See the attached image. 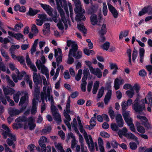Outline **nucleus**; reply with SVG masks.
I'll use <instances>...</instances> for the list:
<instances>
[{
	"instance_id": "37",
	"label": "nucleus",
	"mask_w": 152,
	"mask_h": 152,
	"mask_svg": "<svg viewBox=\"0 0 152 152\" xmlns=\"http://www.w3.org/2000/svg\"><path fill=\"white\" fill-rule=\"evenodd\" d=\"M17 70L18 72L17 77L18 79L20 80L22 79L24 75H26V72L24 71H23L20 73L18 70Z\"/></svg>"
},
{
	"instance_id": "31",
	"label": "nucleus",
	"mask_w": 152,
	"mask_h": 152,
	"mask_svg": "<svg viewBox=\"0 0 152 152\" xmlns=\"http://www.w3.org/2000/svg\"><path fill=\"white\" fill-rule=\"evenodd\" d=\"M54 119L57 122V123H60L61 121V117L60 114L58 113L57 114L53 115Z\"/></svg>"
},
{
	"instance_id": "1",
	"label": "nucleus",
	"mask_w": 152,
	"mask_h": 152,
	"mask_svg": "<svg viewBox=\"0 0 152 152\" xmlns=\"http://www.w3.org/2000/svg\"><path fill=\"white\" fill-rule=\"evenodd\" d=\"M33 80L34 83V96L37 99L40 93V87L38 86L39 84L42 83V81L40 75L36 72L33 73Z\"/></svg>"
},
{
	"instance_id": "15",
	"label": "nucleus",
	"mask_w": 152,
	"mask_h": 152,
	"mask_svg": "<svg viewBox=\"0 0 152 152\" xmlns=\"http://www.w3.org/2000/svg\"><path fill=\"white\" fill-rule=\"evenodd\" d=\"M85 13V11L84 10L83 13H79L77 14L75 17V20L76 21H80L81 20L84 21L86 19L85 16L84 15Z\"/></svg>"
},
{
	"instance_id": "26",
	"label": "nucleus",
	"mask_w": 152,
	"mask_h": 152,
	"mask_svg": "<svg viewBox=\"0 0 152 152\" xmlns=\"http://www.w3.org/2000/svg\"><path fill=\"white\" fill-rule=\"evenodd\" d=\"M91 151H93L94 150V147H96V150L99 151L98 145L96 143H87Z\"/></svg>"
},
{
	"instance_id": "63",
	"label": "nucleus",
	"mask_w": 152,
	"mask_h": 152,
	"mask_svg": "<svg viewBox=\"0 0 152 152\" xmlns=\"http://www.w3.org/2000/svg\"><path fill=\"white\" fill-rule=\"evenodd\" d=\"M139 74L141 77H145L147 73L145 69H142L139 72Z\"/></svg>"
},
{
	"instance_id": "58",
	"label": "nucleus",
	"mask_w": 152,
	"mask_h": 152,
	"mask_svg": "<svg viewBox=\"0 0 152 152\" xmlns=\"http://www.w3.org/2000/svg\"><path fill=\"white\" fill-rule=\"evenodd\" d=\"M108 113L111 119H113L114 118L115 115L114 111L111 109H110L108 111Z\"/></svg>"
},
{
	"instance_id": "44",
	"label": "nucleus",
	"mask_w": 152,
	"mask_h": 152,
	"mask_svg": "<svg viewBox=\"0 0 152 152\" xmlns=\"http://www.w3.org/2000/svg\"><path fill=\"white\" fill-rule=\"evenodd\" d=\"M23 36L21 33H15L14 37L15 38L18 40H20L21 38L23 39Z\"/></svg>"
},
{
	"instance_id": "55",
	"label": "nucleus",
	"mask_w": 152,
	"mask_h": 152,
	"mask_svg": "<svg viewBox=\"0 0 152 152\" xmlns=\"http://www.w3.org/2000/svg\"><path fill=\"white\" fill-rule=\"evenodd\" d=\"M126 94L129 97L132 98L134 94V92L133 90H127L126 91Z\"/></svg>"
},
{
	"instance_id": "20",
	"label": "nucleus",
	"mask_w": 152,
	"mask_h": 152,
	"mask_svg": "<svg viewBox=\"0 0 152 152\" xmlns=\"http://www.w3.org/2000/svg\"><path fill=\"white\" fill-rule=\"evenodd\" d=\"M28 118H27L23 115L17 118L15 120V121L17 123H20L22 122H24V123L26 122H27L28 121Z\"/></svg>"
},
{
	"instance_id": "28",
	"label": "nucleus",
	"mask_w": 152,
	"mask_h": 152,
	"mask_svg": "<svg viewBox=\"0 0 152 152\" xmlns=\"http://www.w3.org/2000/svg\"><path fill=\"white\" fill-rule=\"evenodd\" d=\"M38 17L41 20H42L43 22L46 21H48L49 20L51 21V19L50 18L48 19L47 18V16L45 14H38Z\"/></svg>"
},
{
	"instance_id": "13",
	"label": "nucleus",
	"mask_w": 152,
	"mask_h": 152,
	"mask_svg": "<svg viewBox=\"0 0 152 152\" xmlns=\"http://www.w3.org/2000/svg\"><path fill=\"white\" fill-rule=\"evenodd\" d=\"M129 111H126V110L122 111V114L124 119V120L126 123L129 122H131L132 119L131 118H129Z\"/></svg>"
},
{
	"instance_id": "41",
	"label": "nucleus",
	"mask_w": 152,
	"mask_h": 152,
	"mask_svg": "<svg viewBox=\"0 0 152 152\" xmlns=\"http://www.w3.org/2000/svg\"><path fill=\"white\" fill-rule=\"evenodd\" d=\"M121 106L122 107V110L123 111L126 110V109H127L129 106L127 104L126 102V101H123L121 104Z\"/></svg>"
},
{
	"instance_id": "11",
	"label": "nucleus",
	"mask_w": 152,
	"mask_h": 152,
	"mask_svg": "<svg viewBox=\"0 0 152 152\" xmlns=\"http://www.w3.org/2000/svg\"><path fill=\"white\" fill-rule=\"evenodd\" d=\"M39 12V10L37 9H34L30 7L28 12L26 13V15L30 16H34Z\"/></svg>"
},
{
	"instance_id": "39",
	"label": "nucleus",
	"mask_w": 152,
	"mask_h": 152,
	"mask_svg": "<svg viewBox=\"0 0 152 152\" xmlns=\"http://www.w3.org/2000/svg\"><path fill=\"white\" fill-rule=\"evenodd\" d=\"M94 75L97 76V77L100 78L102 76V72L100 69L97 68L96 69V73Z\"/></svg>"
},
{
	"instance_id": "33",
	"label": "nucleus",
	"mask_w": 152,
	"mask_h": 152,
	"mask_svg": "<svg viewBox=\"0 0 152 152\" xmlns=\"http://www.w3.org/2000/svg\"><path fill=\"white\" fill-rule=\"evenodd\" d=\"M104 87L103 86H102L99 89L97 94V98L100 99L103 96L104 92Z\"/></svg>"
},
{
	"instance_id": "18",
	"label": "nucleus",
	"mask_w": 152,
	"mask_h": 152,
	"mask_svg": "<svg viewBox=\"0 0 152 152\" xmlns=\"http://www.w3.org/2000/svg\"><path fill=\"white\" fill-rule=\"evenodd\" d=\"M91 22L93 25H96L98 23L97 16L96 14H93L90 18Z\"/></svg>"
},
{
	"instance_id": "7",
	"label": "nucleus",
	"mask_w": 152,
	"mask_h": 152,
	"mask_svg": "<svg viewBox=\"0 0 152 152\" xmlns=\"http://www.w3.org/2000/svg\"><path fill=\"white\" fill-rule=\"evenodd\" d=\"M116 122L117 125L120 128L123 126L124 121L121 114H118L115 118Z\"/></svg>"
},
{
	"instance_id": "24",
	"label": "nucleus",
	"mask_w": 152,
	"mask_h": 152,
	"mask_svg": "<svg viewBox=\"0 0 152 152\" xmlns=\"http://www.w3.org/2000/svg\"><path fill=\"white\" fill-rule=\"evenodd\" d=\"M125 137L128 139L134 140L135 141L137 142H139L138 141H137V137L131 133H127Z\"/></svg>"
},
{
	"instance_id": "34",
	"label": "nucleus",
	"mask_w": 152,
	"mask_h": 152,
	"mask_svg": "<svg viewBox=\"0 0 152 152\" xmlns=\"http://www.w3.org/2000/svg\"><path fill=\"white\" fill-rule=\"evenodd\" d=\"M23 124L19 122L14 123L13 125V128L15 129H18L20 128H22L23 127Z\"/></svg>"
},
{
	"instance_id": "30",
	"label": "nucleus",
	"mask_w": 152,
	"mask_h": 152,
	"mask_svg": "<svg viewBox=\"0 0 152 152\" xmlns=\"http://www.w3.org/2000/svg\"><path fill=\"white\" fill-rule=\"evenodd\" d=\"M97 10V7L95 5H92L88 9V14H94V13H96Z\"/></svg>"
},
{
	"instance_id": "3",
	"label": "nucleus",
	"mask_w": 152,
	"mask_h": 152,
	"mask_svg": "<svg viewBox=\"0 0 152 152\" xmlns=\"http://www.w3.org/2000/svg\"><path fill=\"white\" fill-rule=\"evenodd\" d=\"M41 7L46 11L47 14L52 17V19L55 23L57 22V18H59V16L53 15L52 12L53 9L49 5L41 3L40 4Z\"/></svg>"
},
{
	"instance_id": "4",
	"label": "nucleus",
	"mask_w": 152,
	"mask_h": 152,
	"mask_svg": "<svg viewBox=\"0 0 152 152\" xmlns=\"http://www.w3.org/2000/svg\"><path fill=\"white\" fill-rule=\"evenodd\" d=\"M28 95L27 93H25L24 96H22L19 103V106H22L20 110L23 111L26 108L28 103Z\"/></svg>"
},
{
	"instance_id": "6",
	"label": "nucleus",
	"mask_w": 152,
	"mask_h": 152,
	"mask_svg": "<svg viewBox=\"0 0 152 152\" xmlns=\"http://www.w3.org/2000/svg\"><path fill=\"white\" fill-rule=\"evenodd\" d=\"M109 10L115 18H117L118 16V13L117 10L112 5L109 3H107Z\"/></svg>"
},
{
	"instance_id": "36",
	"label": "nucleus",
	"mask_w": 152,
	"mask_h": 152,
	"mask_svg": "<svg viewBox=\"0 0 152 152\" xmlns=\"http://www.w3.org/2000/svg\"><path fill=\"white\" fill-rule=\"evenodd\" d=\"M20 48V46L19 45H11L10 49L9 51L11 53H14V51L16 49H18Z\"/></svg>"
},
{
	"instance_id": "43",
	"label": "nucleus",
	"mask_w": 152,
	"mask_h": 152,
	"mask_svg": "<svg viewBox=\"0 0 152 152\" xmlns=\"http://www.w3.org/2000/svg\"><path fill=\"white\" fill-rule=\"evenodd\" d=\"M74 11L75 13L77 14L83 13V12H82V8L81 6H76L74 9Z\"/></svg>"
},
{
	"instance_id": "32",
	"label": "nucleus",
	"mask_w": 152,
	"mask_h": 152,
	"mask_svg": "<svg viewBox=\"0 0 152 152\" xmlns=\"http://www.w3.org/2000/svg\"><path fill=\"white\" fill-rule=\"evenodd\" d=\"M78 29L84 34H86L87 33V31L83 25L80 24L77 25Z\"/></svg>"
},
{
	"instance_id": "19",
	"label": "nucleus",
	"mask_w": 152,
	"mask_h": 152,
	"mask_svg": "<svg viewBox=\"0 0 152 152\" xmlns=\"http://www.w3.org/2000/svg\"><path fill=\"white\" fill-rule=\"evenodd\" d=\"M60 6L64 8L65 11L67 13H69L68 9L67 7V2L66 0H63L59 2Z\"/></svg>"
},
{
	"instance_id": "57",
	"label": "nucleus",
	"mask_w": 152,
	"mask_h": 152,
	"mask_svg": "<svg viewBox=\"0 0 152 152\" xmlns=\"http://www.w3.org/2000/svg\"><path fill=\"white\" fill-rule=\"evenodd\" d=\"M26 81L27 83H28L30 88L32 89L33 88L32 81L31 80H30L29 77L28 76L26 77Z\"/></svg>"
},
{
	"instance_id": "64",
	"label": "nucleus",
	"mask_w": 152,
	"mask_h": 152,
	"mask_svg": "<svg viewBox=\"0 0 152 152\" xmlns=\"http://www.w3.org/2000/svg\"><path fill=\"white\" fill-rule=\"evenodd\" d=\"M64 76L65 79H68L70 78V76L68 71H65L64 73Z\"/></svg>"
},
{
	"instance_id": "49",
	"label": "nucleus",
	"mask_w": 152,
	"mask_h": 152,
	"mask_svg": "<svg viewBox=\"0 0 152 152\" xmlns=\"http://www.w3.org/2000/svg\"><path fill=\"white\" fill-rule=\"evenodd\" d=\"M60 70V68L59 67H58L56 69L55 74L53 78V80H55L57 79L58 75Z\"/></svg>"
},
{
	"instance_id": "60",
	"label": "nucleus",
	"mask_w": 152,
	"mask_h": 152,
	"mask_svg": "<svg viewBox=\"0 0 152 152\" xmlns=\"http://www.w3.org/2000/svg\"><path fill=\"white\" fill-rule=\"evenodd\" d=\"M100 135L102 137L106 138H108L110 137V135L107 132L104 131L101 132L100 133Z\"/></svg>"
},
{
	"instance_id": "62",
	"label": "nucleus",
	"mask_w": 152,
	"mask_h": 152,
	"mask_svg": "<svg viewBox=\"0 0 152 152\" xmlns=\"http://www.w3.org/2000/svg\"><path fill=\"white\" fill-rule=\"evenodd\" d=\"M47 139L46 137L43 136L41 137L39 140L38 142H47Z\"/></svg>"
},
{
	"instance_id": "29",
	"label": "nucleus",
	"mask_w": 152,
	"mask_h": 152,
	"mask_svg": "<svg viewBox=\"0 0 152 152\" xmlns=\"http://www.w3.org/2000/svg\"><path fill=\"white\" fill-rule=\"evenodd\" d=\"M16 7H17L19 9V10L20 12H25L26 11V9L25 6H21L20 7V5L18 4H16L14 7V9L15 11L17 12V10L15 9Z\"/></svg>"
},
{
	"instance_id": "52",
	"label": "nucleus",
	"mask_w": 152,
	"mask_h": 152,
	"mask_svg": "<svg viewBox=\"0 0 152 152\" xmlns=\"http://www.w3.org/2000/svg\"><path fill=\"white\" fill-rule=\"evenodd\" d=\"M138 132L141 134H144L145 132V128L142 126H141L137 129Z\"/></svg>"
},
{
	"instance_id": "53",
	"label": "nucleus",
	"mask_w": 152,
	"mask_h": 152,
	"mask_svg": "<svg viewBox=\"0 0 152 152\" xmlns=\"http://www.w3.org/2000/svg\"><path fill=\"white\" fill-rule=\"evenodd\" d=\"M93 85V82L92 81H90L88 83L87 86V89L88 92H90L91 91Z\"/></svg>"
},
{
	"instance_id": "42",
	"label": "nucleus",
	"mask_w": 152,
	"mask_h": 152,
	"mask_svg": "<svg viewBox=\"0 0 152 152\" xmlns=\"http://www.w3.org/2000/svg\"><path fill=\"white\" fill-rule=\"evenodd\" d=\"M72 54H70L69 53L68 54V58L67 61V63L69 64H72L74 62V59L72 57Z\"/></svg>"
},
{
	"instance_id": "40",
	"label": "nucleus",
	"mask_w": 152,
	"mask_h": 152,
	"mask_svg": "<svg viewBox=\"0 0 152 152\" xmlns=\"http://www.w3.org/2000/svg\"><path fill=\"white\" fill-rule=\"evenodd\" d=\"M0 51L2 56L5 58L6 59L9 60L10 59V57L8 56L7 53L5 52L4 49L3 48H1Z\"/></svg>"
},
{
	"instance_id": "10",
	"label": "nucleus",
	"mask_w": 152,
	"mask_h": 152,
	"mask_svg": "<svg viewBox=\"0 0 152 152\" xmlns=\"http://www.w3.org/2000/svg\"><path fill=\"white\" fill-rule=\"evenodd\" d=\"M124 83V80L123 79H121L120 80L117 78L114 81V87L115 90H116L119 89L120 85H122Z\"/></svg>"
},
{
	"instance_id": "46",
	"label": "nucleus",
	"mask_w": 152,
	"mask_h": 152,
	"mask_svg": "<svg viewBox=\"0 0 152 152\" xmlns=\"http://www.w3.org/2000/svg\"><path fill=\"white\" fill-rule=\"evenodd\" d=\"M107 8L106 4L105 3H103V12L104 15H107Z\"/></svg>"
},
{
	"instance_id": "48",
	"label": "nucleus",
	"mask_w": 152,
	"mask_h": 152,
	"mask_svg": "<svg viewBox=\"0 0 152 152\" xmlns=\"http://www.w3.org/2000/svg\"><path fill=\"white\" fill-rule=\"evenodd\" d=\"M112 95V90H108L104 98L108 100H110L111 98Z\"/></svg>"
},
{
	"instance_id": "51",
	"label": "nucleus",
	"mask_w": 152,
	"mask_h": 152,
	"mask_svg": "<svg viewBox=\"0 0 152 152\" xmlns=\"http://www.w3.org/2000/svg\"><path fill=\"white\" fill-rule=\"evenodd\" d=\"M32 31L34 32L35 34H37L38 33V30L37 28V27L35 24H33L31 28Z\"/></svg>"
},
{
	"instance_id": "27",
	"label": "nucleus",
	"mask_w": 152,
	"mask_h": 152,
	"mask_svg": "<svg viewBox=\"0 0 152 152\" xmlns=\"http://www.w3.org/2000/svg\"><path fill=\"white\" fill-rule=\"evenodd\" d=\"M8 137L10 138H8L6 141L7 142H13L16 141V139L15 135L10 133L9 134Z\"/></svg>"
},
{
	"instance_id": "2",
	"label": "nucleus",
	"mask_w": 152,
	"mask_h": 152,
	"mask_svg": "<svg viewBox=\"0 0 152 152\" xmlns=\"http://www.w3.org/2000/svg\"><path fill=\"white\" fill-rule=\"evenodd\" d=\"M140 103H134L133 105L132 108L136 113H138L141 114L143 110H145V104L144 103V99H142L140 101Z\"/></svg>"
},
{
	"instance_id": "54",
	"label": "nucleus",
	"mask_w": 152,
	"mask_h": 152,
	"mask_svg": "<svg viewBox=\"0 0 152 152\" xmlns=\"http://www.w3.org/2000/svg\"><path fill=\"white\" fill-rule=\"evenodd\" d=\"M58 28L61 30H63L64 29L63 25L61 21H59L57 24Z\"/></svg>"
},
{
	"instance_id": "50",
	"label": "nucleus",
	"mask_w": 152,
	"mask_h": 152,
	"mask_svg": "<svg viewBox=\"0 0 152 152\" xmlns=\"http://www.w3.org/2000/svg\"><path fill=\"white\" fill-rule=\"evenodd\" d=\"M151 6L149 5L147 7H145L143 8L141 10L143 11L145 14L149 12L151 10Z\"/></svg>"
},
{
	"instance_id": "56",
	"label": "nucleus",
	"mask_w": 152,
	"mask_h": 152,
	"mask_svg": "<svg viewBox=\"0 0 152 152\" xmlns=\"http://www.w3.org/2000/svg\"><path fill=\"white\" fill-rule=\"evenodd\" d=\"M139 144V143H129L130 148L132 150L136 149L137 147V145H138Z\"/></svg>"
},
{
	"instance_id": "9",
	"label": "nucleus",
	"mask_w": 152,
	"mask_h": 152,
	"mask_svg": "<svg viewBox=\"0 0 152 152\" xmlns=\"http://www.w3.org/2000/svg\"><path fill=\"white\" fill-rule=\"evenodd\" d=\"M57 10L60 13L62 21L64 24L67 23V20L65 17V14L63 10L61 8L60 6H57Z\"/></svg>"
},
{
	"instance_id": "47",
	"label": "nucleus",
	"mask_w": 152,
	"mask_h": 152,
	"mask_svg": "<svg viewBox=\"0 0 152 152\" xmlns=\"http://www.w3.org/2000/svg\"><path fill=\"white\" fill-rule=\"evenodd\" d=\"M111 127L112 129L114 131H118L119 129L118 126L115 123H112L111 125Z\"/></svg>"
},
{
	"instance_id": "8",
	"label": "nucleus",
	"mask_w": 152,
	"mask_h": 152,
	"mask_svg": "<svg viewBox=\"0 0 152 152\" xmlns=\"http://www.w3.org/2000/svg\"><path fill=\"white\" fill-rule=\"evenodd\" d=\"M28 125L29 129L32 130L34 129L36 125L34 123V121L32 116H30L28 118Z\"/></svg>"
},
{
	"instance_id": "25",
	"label": "nucleus",
	"mask_w": 152,
	"mask_h": 152,
	"mask_svg": "<svg viewBox=\"0 0 152 152\" xmlns=\"http://www.w3.org/2000/svg\"><path fill=\"white\" fill-rule=\"evenodd\" d=\"M82 53L81 51H78L72 54V56L75 59H79L82 58Z\"/></svg>"
},
{
	"instance_id": "14",
	"label": "nucleus",
	"mask_w": 152,
	"mask_h": 152,
	"mask_svg": "<svg viewBox=\"0 0 152 152\" xmlns=\"http://www.w3.org/2000/svg\"><path fill=\"white\" fill-rule=\"evenodd\" d=\"M127 130L125 127L123 128L122 129H119L118 131V134L120 138H122L123 136H126L127 134Z\"/></svg>"
},
{
	"instance_id": "21",
	"label": "nucleus",
	"mask_w": 152,
	"mask_h": 152,
	"mask_svg": "<svg viewBox=\"0 0 152 152\" xmlns=\"http://www.w3.org/2000/svg\"><path fill=\"white\" fill-rule=\"evenodd\" d=\"M107 32V28L106 25L103 24L101 27V29L98 31L99 35H104Z\"/></svg>"
},
{
	"instance_id": "35",
	"label": "nucleus",
	"mask_w": 152,
	"mask_h": 152,
	"mask_svg": "<svg viewBox=\"0 0 152 152\" xmlns=\"http://www.w3.org/2000/svg\"><path fill=\"white\" fill-rule=\"evenodd\" d=\"M126 123L128 124L129 126H130V130L135 133L137 134V132L136 131V129L134 128V125L132 123V121L131 122H129Z\"/></svg>"
},
{
	"instance_id": "22",
	"label": "nucleus",
	"mask_w": 152,
	"mask_h": 152,
	"mask_svg": "<svg viewBox=\"0 0 152 152\" xmlns=\"http://www.w3.org/2000/svg\"><path fill=\"white\" fill-rule=\"evenodd\" d=\"M71 48L69 50V55L73 54V53L76 52L78 50V46L77 44L75 42L71 46Z\"/></svg>"
},
{
	"instance_id": "61",
	"label": "nucleus",
	"mask_w": 152,
	"mask_h": 152,
	"mask_svg": "<svg viewBox=\"0 0 152 152\" xmlns=\"http://www.w3.org/2000/svg\"><path fill=\"white\" fill-rule=\"evenodd\" d=\"M83 76L87 77L90 75V72L88 68L84 69L83 71Z\"/></svg>"
},
{
	"instance_id": "45",
	"label": "nucleus",
	"mask_w": 152,
	"mask_h": 152,
	"mask_svg": "<svg viewBox=\"0 0 152 152\" xmlns=\"http://www.w3.org/2000/svg\"><path fill=\"white\" fill-rule=\"evenodd\" d=\"M110 46V42H106L102 45V47L103 49L107 50L109 48Z\"/></svg>"
},
{
	"instance_id": "16",
	"label": "nucleus",
	"mask_w": 152,
	"mask_h": 152,
	"mask_svg": "<svg viewBox=\"0 0 152 152\" xmlns=\"http://www.w3.org/2000/svg\"><path fill=\"white\" fill-rule=\"evenodd\" d=\"M50 24L49 23H47L44 24L42 31L45 34L50 32Z\"/></svg>"
},
{
	"instance_id": "5",
	"label": "nucleus",
	"mask_w": 152,
	"mask_h": 152,
	"mask_svg": "<svg viewBox=\"0 0 152 152\" xmlns=\"http://www.w3.org/2000/svg\"><path fill=\"white\" fill-rule=\"evenodd\" d=\"M137 118L141 120V125L144 126L145 128L147 130L149 129L150 128L151 125L148 122V121L147 118L144 116H141L137 115Z\"/></svg>"
},
{
	"instance_id": "38",
	"label": "nucleus",
	"mask_w": 152,
	"mask_h": 152,
	"mask_svg": "<svg viewBox=\"0 0 152 152\" xmlns=\"http://www.w3.org/2000/svg\"><path fill=\"white\" fill-rule=\"evenodd\" d=\"M51 110L52 115L57 114L58 113V110L54 105H52L51 106Z\"/></svg>"
},
{
	"instance_id": "17",
	"label": "nucleus",
	"mask_w": 152,
	"mask_h": 152,
	"mask_svg": "<svg viewBox=\"0 0 152 152\" xmlns=\"http://www.w3.org/2000/svg\"><path fill=\"white\" fill-rule=\"evenodd\" d=\"M23 111H21L20 110H19L18 109H12L10 111L9 114L10 116L14 117L18 115L21 112Z\"/></svg>"
},
{
	"instance_id": "59",
	"label": "nucleus",
	"mask_w": 152,
	"mask_h": 152,
	"mask_svg": "<svg viewBox=\"0 0 152 152\" xmlns=\"http://www.w3.org/2000/svg\"><path fill=\"white\" fill-rule=\"evenodd\" d=\"M111 88V82H107L105 84V87L104 88V89L107 90H111L110 89Z\"/></svg>"
},
{
	"instance_id": "12",
	"label": "nucleus",
	"mask_w": 152,
	"mask_h": 152,
	"mask_svg": "<svg viewBox=\"0 0 152 152\" xmlns=\"http://www.w3.org/2000/svg\"><path fill=\"white\" fill-rule=\"evenodd\" d=\"M3 91L5 95H12L15 92V90L12 88H3Z\"/></svg>"
},
{
	"instance_id": "23",
	"label": "nucleus",
	"mask_w": 152,
	"mask_h": 152,
	"mask_svg": "<svg viewBox=\"0 0 152 152\" xmlns=\"http://www.w3.org/2000/svg\"><path fill=\"white\" fill-rule=\"evenodd\" d=\"M11 56L12 58L14 60L17 59L20 62V64H23L24 62V60L23 59V56H17L13 53H11Z\"/></svg>"
}]
</instances>
